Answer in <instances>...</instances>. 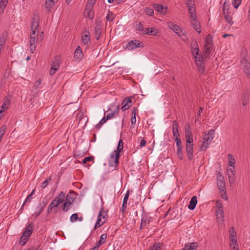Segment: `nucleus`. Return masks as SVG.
Instances as JSON below:
<instances>
[{
	"mask_svg": "<svg viewBox=\"0 0 250 250\" xmlns=\"http://www.w3.org/2000/svg\"><path fill=\"white\" fill-rule=\"evenodd\" d=\"M62 209V192L55 198L51 203L49 205L47 212L48 213L52 212L53 213H57L61 212V209Z\"/></svg>",
	"mask_w": 250,
	"mask_h": 250,
	"instance_id": "f257e3e1",
	"label": "nucleus"
},
{
	"mask_svg": "<svg viewBox=\"0 0 250 250\" xmlns=\"http://www.w3.org/2000/svg\"><path fill=\"white\" fill-rule=\"evenodd\" d=\"M124 143L122 140H120L116 150H114L110 156V166L117 167L119 164L120 153L123 150Z\"/></svg>",
	"mask_w": 250,
	"mask_h": 250,
	"instance_id": "f03ea898",
	"label": "nucleus"
},
{
	"mask_svg": "<svg viewBox=\"0 0 250 250\" xmlns=\"http://www.w3.org/2000/svg\"><path fill=\"white\" fill-rule=\"evenodd\" d=\"M33 224L30 223L25 227L23 234L21 237L19 241V244L21 246H24L27 241V240L29 239V238L30 237V236L33 231Z\"/></svg>",
	"mask_w": 250,
	"mask_h": 250,
	"instance_id": "7ed1b4c3",
	"label": "nucleus"
},
{
	"mask_svg": "<svg viewBox=\"0 0 250 250\" xmlns=\"http://www.w3.org/2000/svg\"><path fill=\"white\" fill-rule=\"evenodd\" d=\"M214 130L213 129H210L207 133H204L203 138L204 141L203 142V144L200 147L202 150H205L207 149L208 145L211 143L212 140L214 138Z\"/></svg>",
	"mask_w": 250,
	"mask_h": 250,
	"instance_id": "20e7f679",
	"label": "nucleus"
},
{
	"mask_svg": "<svg viewBox=\"0 0 250 250\" xmlns=\"http://www.w3.org/2000/svg\"><path fill=\"white\" fill-rule=\"evenodd\" d=\"M75 192L70 191L67 194L66 200L63 203V212L67 211L71 207L75 197Z\"/></svg>",
	"mask_w": 250,
	"mask_h": 250,
	"instance_id": "39448f33",
	"label": "nucleus"
},
{
	"mask_svg": "<svg viewBox=\"0 0 250 250\" xmlns=\"http://www.w3.org/2000/svg\"><path fill=\"white\" fill-rule=\"evenodd\" d=\"M185 137L187 144H191L193 142V136L191 128L188 123L186 124L185 126Z\"/></svg>",
	"mask_w": 250,
	"mask_h": 250,
	"instance_id": "423d86ee",
	"label": "nucleus"
},
{
	"mask_svg": "<svg viewBox=\"0 0 250 250\" xmlns=\"http://www.w3.org/2000/svg\"><path fill=\"white\" fill-rule=\"evenodd\" d=\"M106 215L107 212L105 211L103 209L101 210L98 216L97 221L94 227L95 229L100 227L105 222L106 220L105 216Z\"/></svg>",
	"mask_w": 250,
	"mask_h": 250,
	"instance_id": "0eeeda50",
	"label": "nucleus"
},
{
	"mask_svg": "<svg viewBox=\"0 0 250 250\" xmlns=\"http://www.w3.org/2000/svg\"><path fill=\"white\" fill-rule=\"evenodd\" d=\"M61 62V61L60 60V57L56 56L54 61L51 63V68L49 70V74L51 76L54 75L58 69Z\"/></svg>",
	"mask_w": 250,
	"mask_h": 250,
	"instance_id": "6e6552de",
	"label": "nucleus"
},
{
	"mask_svg": "<svg viewBox=\"0 0 250 250\" xmlns=\"http://www.w3.org/2000/svg\"><path fill=\"white\" fill-rule=\"evenodd\" d=\"M167 26L169 29H171L179 36H181L184 35L181 28L177 24H174L172 22H167Z\"/></svg>",
	"mask_w": 250,
	"mask_h": 250,
	"instance_id": "1a4fd4ad",
	"label": "nucleus"
},
{
	"mask_svg": "<svg viewBox=\"0 0 250 250\" xmlns=\"http://www.w3.org/2000/svg\"><path fill=\"white\" fill-rule=\"evenodd\" d=\"M144 45L138 40H132L128 42L126 47L129 50H132L135 48L143 47Z\"/></svg>",
	"mask_w": 250,
	"mask_h": 250,
	"instance_id": "9d476101",
	"label": "nucleus"
},
{
	"mask_svg": "<svg viewBox=\"0 0 250 250\" xmlns=\"http://www.w3.org/2000/svg\"><path fill=\"white\" fill-rule=\"evenodd\" d=\"M195 61L199 71L203 73L205 70V67L202 56L199 55V56H195Z\"/></svg>",
	"mask_w": 250,
	"mask_h": 250,
	"instance_id": "9b49d317",
	"label": "nucleus"
},
{
	"mask_svg": "<svg viewBox=\"0 0 250 250\" xmlns=\"http://www.w3.org/2000/svg\"><path fill=\"white\" fill-rule=\"evenodd\" d=\"M38 33L36 34L35 33V35L33 34V32H31L30 40V49L32 53L36 49V43L37 42V39L38 36Z\"/></svg>",
	"mask_w": 250,
	"mask_h": 250,
	"instance_id": "f8f14e48",
	"label": "nucleus"
},
{
	"mask_svg": "<svg viewBox=\"0 0 250 250\" xmlns=\"http://www.w3.org/2000/svg\"><path fill=\"white\" fill-rule=\"evenodd\" d=\"M217 185L220 192L225 191L226 189V186L225 183L224 181V177L222 175L218 176Z\"/></svg>",
	"mask_w": 250,
	"mask_h": 250,
	"instance_id": "ddd939ff",
	"label": "nucleus"
},
{
	"mask_svg": "<svg viewBox=\"0 0 250 250\" xmlns=\"http://www.w3.org/2000/svg\"><path fill=\"white\" fill-rule=\"evenodd\" d=\"M186 151L188 158L189 160H192L193 158V147L192 143L186 144Z\"/></svg>",
	"mask_w": 250,
	"mask_h": 250,
	"instance_id": "4468645a",
	"label": "nucleus"
},
{
	"mask_svg": "<svg viewBox=\"0 0 250 250\" xmlns=\"http://www.w3.org/2000/svg\"><path fill=\"white\" fill-rule=\"evenodd\" d=\"M225 2L224 3L223 6V14L225 16V20L226 21L229 23V24L232 25L233 23V21L232 20V17L231 15H230L229 14L228 11H226L225 10Z\"/></svg>",
	"mask_w": 250,
	"mask_h": 250,
	"instance_id": "2eb2a0df",
	"label": "nucleus"
},
{
	"mask_svg": "<svg viewBox=\"0 0 250 250\" xmlns=\"http://www.w3.org/2000/svg\"><path fill=\"white\" fill-rule=\"evenodd\" d=\"M132 103L131 100L129 98H126L122 102V109L123 111L128 109L131 106V103Z\"/></svg>",
	"mask_w": 250,
	"mask_h": 250,
	"instance_id": "dca6fc26",
	"label": "nucleus"
},
{
	"mask_svg": "<svg viewBox=\"0 0 250 250\" xmlns=\"http://www.w3.org/2000/svg\"><path fill=\"white\" fill-rule=\"evenodd\" d=\"M236 234L234 228L232 227L229 229V239L233 245L237 243Z\"/></svg>",
	"mask_w": 250,
	"mask_h": 250,
	"instance_id": "f3484780",
	"label": "nucleus"
},
{
	"mask_svg": "<svg viewBox=\"0 0 250 250\" xmlns=\"http://www.w3.org/2000/svg\"><path fill=\"white\" fill-rule=\"evenodd\" d=\"M241 100L243 106H246L249 103V95L247 92H244L241 95Z\"/></svg>",
	"mask_w": 250,
	"mask_h": 250,
	"instance_id": "a211bd4d",
	"label": "nucleus"
},
{
	"mask_svg": "<svg viewBox=\"0 0 250 250\" xmlns=\"http://www.w3.org/2000/svg\"><path fill=\"white\" fill-rule=\"evenodd\" d=\"M241 62L242 63H245L244 67V71L247 77L250 78V63L245 59L242 60Z\"/></svg>",
	"mask_w": 250,
	"mask_h": 250,
	"instance_id": "6ab92c4d",
	"label": "nucleus"
},
{
	"mask_svg": "<svg viewBox=\"0 0 250 250\" xmlns=\"http://www.w3.org/2000/svg\"><path fill=\"white\" fill-rule=\"evenodd\" d=\"M191 47H192V53L193 55L195 56H199V55H201L199 53V49L198 46L196 41H192L191 43Z\"/></svg>",
	"mask_w": 250,
	"mask_h": 250,
	"instance_id": "aec40b11",
	"label": "nucleus"
},
{
	"mask_svg": "<svg viewBox=\"0 0 250 250\" xmlns=\"http://www.w3.org/2000/svg\"><path fill=\"white\" fill-rule=\"evenodd\" d=\"M192 20L191 21L192 26L194 29L199 33L201 32V29L200 23L197 21L196 18L192 19Z\"/></svg>",
	"mask_w": 250,
	"mask_h": 250,
	"instance_id": "412c9836",
	"label": "nucleus"
},
{
	"mask_svg": "<svg viewBox=\"0 0 250 250\" xmlns=\"http://www.w3.org/2000/svg\"><path fill=\"white\" fill-rule=\"evenodd\" d=\"M194 5V4H192V6L189 5V3L187 4L188 12L190 15V17L192 19L197 18L196 14L195 13V8Z\"/></svg>",
	"mask_w": 250,
	"mask_h": 250,
	"instance_id": "4be33fe9",
	"label": "nucleus"
},
{
	"mask_svg": "<svg viewBox=\"0 0 250 250\" xmlns=\"http://www.w3.org/2000/svg\"><path fill=\"white\" fill-rule=\"evenodd\" d=\"M102 33V26L101 24H97L95 27V36L96 39L98 40Z\"/></svg>",
	"mask_w": 250,
	"mask_h": 250,
	"instance_id": "5701e85b",
	"label": "nucleus"
},
{
	"mask_svg": "<svg viewBox=\"0 0 250 250\" xmlns=\"http://www.w3.org/2000/svg\"><path fill=\"white\" fill-rule=\"evenodd\" d=\"M172 131L174 137H180V134L178 130V125L177 122L175 121L173 122L172 124Z\"/></svg>",
	"mask_w": 250,
	"mask_h": 250,
	"instance_id": "b1692460",
	"label": "nucleus"
},
{
	"mask_svg": "<svg viewBox=\"0 0 250 250\" xmlns=\"http://www.w3.org/2000/svg\"><path fill=\"white\" fill-rule=\"evenodd\" d=\"M198 246L196 242H192L189 244H186L182 250H196Z\"/></svg>",
	"mask_w": 250,
	"mask_h": 250,
	"instance_id": "393cba45",
	"label": "nucleus"
},
{
	"mask_svg": "<svg viewBox=\"0 0 250 250\" xmlns=\"http://www.w3.org/2000/svg\"><path fill=\"white\" fill-rule=\"evenodd\" d=\"M197 203V200L196 196H193L191 198V199L189 202V205L188 206V208L190 210L194 209L196 207Z\"/></svg>",
	"mask_w": 250,
	"mask_h": 250,
	"instance_id": "a878e982",
	"label": "nucleus"
},
{
	"mask_svg": "<svg viewBox=\"0 0 250 250\" xmlns=\"http://www.w3.org/2000/svg\"><path fill=\"white\" fill-rule=\"evenodd\" d=\"M156 28L154 27H151V28H147L145 29L144 30V34L150 35V36H155L156 35L157 32H156Z\"/></svg>",
	"mask_w": 250,
	"mask_h": 250,
	"instance_id": "bb28decb",
	"label": "nucleus"
},
{
	"mask_svg": "<svg viewBox=\"0 0 250 250\" xmlns=\"http://www.w3.org/2000/svg\"><path fill=\"white\" fill-rule=\"evenodd\" d=\"M204 49V56L205 57L208 58L210 56L212 51V45H205Z\"/></svg>",
	"mask_w": 250,
	"mask_h": 250,
	"instance_id": "cd10ccee",
	"label": "nucleus"
},
{
	"mask_svg": "<svg viewBox=\"0 0 250 250\" xmlns=\"http://www.w3.org/2000/svg\"><path fill=\"white\" fill-rule=\"evenodd\" d=\"M228 165L229 167H233V169L234 168V164L235 163V159L234 158L233 155L231 154H229L228 155Z\"/></svg>",
	"mask_w": 250,
	"mask_h": 250,
	"instance_id": "c85d7f7f",
	"label": "nucleus"
},
{
	"mask_svg": "<svg viewBox=\"0 0 250 250\" xmlns=\"http://www.w3.org/2000/svg\"><path fill=\"white\" fill-rule=\"evenodd\" d=\"M39 27V22H31V32H33V34L35 35L36 32L38 33Z\"/></svg>",
	"mask_w": 250,
	"mask_h": 250,
	"instance_id": "c756f323",
	"label": "nucleus"
},
{
	"mask_svg": "<svg viewBox=\"0 0 250 250\" xmlns=\"http://www.w3.org/2000/svg\"><path fill=\"white\" fill-rule=\"evenodd\" d=\"M153 7L156 11H157L159 13L165 14V13L166 12V11H164V10L165 9H167V8H164V6L161 4H155L154 5Z\"/></svg>",
	"mask_w": 250,
	"mask_h": 250,
	"instance_id": "7c9ffc66",
	"label": "nucleus"
},
{
	"mask_svg": "<svg viewBox=\"0 0 250 250\" xmlns=\"http://www.w3.org/2000/svg\"><path fill=\"white\" fill-rule=\"evenodd\" d=\"M119 113V106H117L116 109L111 113H108L106 116V119H111L113 117H115Z\"/></svg>",
	"mask_w": 250,
	"mask_h": 250,
	"instance_id": "2f4dec72",
	"label": "nucleus"
},
{
	"mask_svg": "<svg viewBox=\"0 0 250 250\" xmlns=\"http://www.w3.org/2000/svg\"><path fill=\"white\" fill-rule=\"evenodd\" d=\"M40 16L39 12L37 10H35L33 14V17L32 19L31 22H39Z\"/></svg>",
	"mask_w": 250,
	"mask_h": 250,
	"instance_id": "473e14b6",
	"label": "nucleus"
},
{
	"mask_svg": "<svg viewBox=\"0 0 250 250\" xmlns=\"http://www.w3.org/2000/svg\"><path fill=\"white\" fill-rule=\"evenodd\" d=\"M83 52L80 46H78L74 52V58L76 60L79 59L82 56Z\"/></svg>",
	"mask_w": 250,
	"mask_h": 250,
	"instance_id": "72a5a7b5",
	"label": "nucleus"
},
{
	"mask_svg": "<svg viewBox=\"0 0 250 250\" xmlns=\"http://www.w3.org/2000/svg\"><path fill=\"white\" fill-rule=\"evenodd\" d=\"M229 182L230 184H233L235 182V173H228Z\"/></svg>",
	"mask_w": 250,
	"mask_h": 250,
	"instance_id": "f704fd0d",
	"label": "nucleus"
},
{
	"mask_svg": "<svg viewBox=\"0 0 250 250\" xmlns=\"http://www.w3.org/2000/svg\"><path fill=\"white\" fill-rule=\"evenodd\" d=\"M7 0H1L0 1V14H2L7 5Z\"/></svg>",
	"mask_w": 250,
	"mask_h": 250,
	"instance_id": "c9c22d12",
	"label": "nucleus"
},
{
	"mask_svg": "<svg viewBox=\"0 0 250 250\" xmlns=\"http://www.w3.org/2000/svg\"><path fill=\"white\" fill-rule=\"evenodd\" d=\"M106 238V234L104 233L102 234L100 237V240L98 242L97 244L100 247L102 244H103L105 242Z\"/></svg>",
	"mask_w": 250,
	"mask_h": 250,
	"instance_id": "e433bc0d",
	"label": "nucleus"
},
{
	"mask_svg": "<svg viewBox=\"0 0 250 250\" xmlns=\"http://www.w3.org/2000/svg\"><path fill=\"white\" fill-rule=\"evenodd\" d=\"M142 225L145 226L146 225L148 224L150 222V219L147 218L146 215H142L141 218Z\"/></svg>",
	"mask_w": 250,
	"mask_h": 250,
	"instance_id": "4c0bfd02",
	"label": "nucleus"
},
{
	"mask_svg": "<svg viewBox=\"0 0 250 250\" xmlns=\"http://www.w3.org/2000/svg\"><path fill=\"white\" fill-rule=\"evenodd\" d=\"M216 217L217 218L222 219L224 217L223 208H216Z\"/></svg>",
	"mask_w": 250,
	"mask_h": 250,
	"instance_id": "58836bf2",
	"label": "nucleus"
},
{
	"mask_svg": "<svg viewBox=\"0 0 250 250\" xmlns=\"http://www.w3.org/2000/svg\"><path fill=\"white\" fill-rule=\"evenodd\" d=\"M90 36L89 34H85L82 37L83 42L84 44H87L90 42Z\"/></svg>",
	"mask_w": 250,
	"mask_h": 250,
	"instance_id": "ea45409f",
	"label": "nucleus"
},
{
	"mask_svg": "<svg viewBox=\"0 0 250 250\" xmlns=\"http://www.w3.org/2000/svg\"><path fill=\"white\" fill-rule=\"evenodd\" d=\"M53 5V0H46L44 6L46 9H50Z\"/></svg>",
	"mask_w": 250,
	"mask_h": 250,
	"instance_id": "a19ab883",
	"label": "nucleus"
},
{
	"mask_svg": "<svg viewBox=\"0 0 250 250\" xmlns=\"http://www.w3.org/2000/svg\"><path fill=\"white\" fill-rule=\"evenodd\" d=\"M10 104V100L7 98H5L4 103H3L2 105L1 106V108L2 109H7L8 107L7 105Z\"/></svg>",
	"mask_w": 250,
	"mask_h": 250,
	"instance_id": "79ce46f5",
	"label": "nucleus"
},
{
	"mask_svg": "<svg viewBox=\"0 0 250 250\" xmlns=\"http://www.w3.org/2000/svg\"><path fill=\"white\" fill-rule=\"evenodd\" d=\"M149 250H161L160 243H154V245L149 248Z\"/></svg>",
	"mask_w": 250,
	"mask_h": 250,
	"instance_id": "37998d69",
	"label": "nucleus"
},
{
	"mask_svg": "<svg viewBox=\"0 0 250 250\" xmlns=\"http://www.w3.org/2000/svg\"><path fill=\"white\" fill-rule=\"evenodd\" d=\"M35 189H34L32 190L31 193L27 196L26 200L24 201L21 208H22L24 206V205L25 204V203L27 202H28V201L30 202V198L35 194Z\"/></svg>",
	"mask_w": 250,
	"mask_h": 250,
	"instance_id": "c03bdc74",
	"label": "nucleus"
},
{
	"mask_svg": "<svg viewBox=\"0 0 250 250\" xmlns=\"http://www.w3.org/2000/svg\"><path fill=\"white\" fill-rule=\"evenodd\" d=\"M135 28L138 31H144L145 30L143 24L140 22L138 23H136Z\"/></svg>",
	"mask_w": 250,
	"mask_h": 250,
	"instance_id": "a18cd8bd",
	"label": "nucleus"
},
{
	"mask_svg": "<svg viewBox=\"0 0 250 250\" xmlns=\"http://www.w3.org/2000/svg\"><path fill=\"white\" fill-rule=\"evenodd\" d=\"M177 155L179 159L183 160V153L182 152V147L177 148Z\"/></svg>",
	"mask_w": 250,
	"mask_h": 250,
	"instance_id": "49530a36",
	"label": "nucleus"
},
{
	"mask_svg": "<svg viewBox=\"0 0 250 250\" xmlns=\"http://www.w3.org/2000/svg\"><path fill=\"white\" fill-rule=\"evenodd\" d=\"M6 125H4L1 126L0 128V138L1 139L2 137L3 136L6 130Z\"/></svg>",
	"mask_w": 250,
	"mask_h": 250,
	"instance_id": "de8ad7c7",
	"label": "nucleus"
},
{
	"mask_svg": "<svg viewBox=\"0 0 250 250\" xmlns=\"http://www.w3.org/2000/svg\"><path fill=\"white\" fill-rule=\"evenodd\" d=\"M212 40L210 34H208L206 38V42L205 45H212Z\"/></svg>",
	"mask_w": 250,
	"mask_h": 250,
	"instance_id": "09e8293b",
	"label": "nucleus"
},
{
	"mask_svg": "<svg viewBox=\"0 0 250 250\" xmlns=\"http://www.w3.org/2000/svg\"><path fill=\"white\" fill-rule=\"evenodd\" d=\"M115 16H114V14L113 13H110V11H109V13L107 14L106 19L107 21H111L114 19Z\"/></svg>",
	"mask_w": 250,
	"mask_h": 250,
	"instance_id": "8fccbe9b",
	"label": "nucleus"
},
{
	"mask_svg": "<svg viewBox=\"0 0 250 250\" xmlns=\"http://www.w3.org/2000/svg\"><path fill=\"white\" fill-rule=\"evenodd\" d=\"M175 141L176 143V146L177 148L182 147V142L180 137H175Z\"/></svg>",
	"mask_w": 250,
	"mask_h": 250,
	"instance_id": "3c124183",
	"label": "nucleus"
},
{
	"mask_svg": "<svg viewBox=\"0 0 250 250\" xmlns=\"http://www.w3.org/2000/svg\"><path fill=\"white\" fill-rule=\"evenodd\" d=\"M92 8H90V7H88L86 10H88V12L87 13L86 18H88L90 20H92L94 18V16L92 14H91V10Z\"/></svg>",
	"mask_w": 250,
	"mask_h": 250,
	"instance_id": "603ef678",
	"label": "nucleus"
},
{
	"mask_svg": "<svg viewBox=\"0 0 250 250\" xmlns=\"http://www.w3.org/2000/svg\"><path fill=\"white\" fill-rule=\"evenodd\" d=\"M93 160H94V157L92 156L86 157L84 158L83 159V164H85L87 163V162L92 161H93Z\"/></svg>",
	"mask_w": 250,
	"mask_h": 250,
	"instance_id": "864d4df0",
	"label": "nucleus"
},
{
	"mask_svg": "<svg viewBox=\"0 0 250 250\" xmlns=\"http://www.w3.org/2000/svg\"><path fill=\"white\" fill-rule=\"evenodd\" d=\"M146 13L148 16H152L154 14V11L152 9L149 8H146Z\"/></svg>",
	"mask_w": 250,
	"mask_h": 250,
	"instance_id": "5fc2aeb1",
	"label": "nucleus"
},
{
	"mask_svg": "<svg viewBox=\"0 0 250 250\" xmlns=\"http://www.w3.org/2000/svg\"><path fill=\"white\" fill-rule=\"evenodd\" d=\"M42 82V80L41 79H39L37 81H36L34 84V88L37 89L38 88H39Z\"/></svg>",
	"mask_w": 250,
	"mask_h": 250,
	"instance_id": "6e6d98bb",
	"label": "nucleus"
},
{
	"mask_svg": "<svg viewBox=\"0 0 250 250\" xmlns=\"http://www.w3.org/2000/svg\"><path fill=\"white\" fill-rule=\"evenodd\" d=\"M78 219V214L76 213L73 214L70 217V220L71 222H76Z\"/></svg>",
	"mask_w": 250,
	"mask_h": 250,
	"instance_id": "4d7b16f0",
	"label": "nucleus"
},
{
	"mask_svg": "<svg viewBox=\"0 0 250 250\" xmlns=\"http://www.w3.org/2000/svg\"><path fill=\"white\" fill-rule=\"evenodd\" d=\"M51 179V178L49 177L47 180H45L42 183L41 187L43 188H45L50 181Z\"/></svg>",
	"mask_w": 250,
	"mask_h": 250,
	"instance_id": "13d9d810",
	"label": "nucleus"
},
{
	"mask_svg": "<svg viewBox=\"0 0 250 250\" xmlns=\"http://www.w3.org/2000/svg\"><path fill=\"white\" fill-rule=\"evenodd\" d=\"M241 3V1H239L238 0H234L233 1V5L235 8H238L239 6L240 5Z\"/></svg>",
	"mask_w": 250,
	"mask_h": 250,
	"instance_id": "bf43d9fd",
	"label": "nucleus"
},
{
	"mask_svg": "<svg viewBox=\"0 0 250 250\" xmlns=\"http://www.w3.org/2000/svg\"><path fill=\"white\" fill-rule=\"evenodd\" d=\"M96 0H87V6L90 7V8H92L93 6L95 3Z\"/></svg>",
	"mask_w": 250,
	"mask_h": 250,
	"instance_id": "052dcab7",
	"label": "nucleus"
},
{
	"mask_svg": "<svg viewBox=\"0 0 250 250\" xmlns=\"http://www.w3.org/2000/svg\"><path fill=\"white\" fill-rule=\"evenodd\" d=\"M129 190H128L125 195L123 203L127 204V200H128V197H129Z\"/></svg>",
	"mask_w": 250,
	"mask_h": 250,
	"instance_id": "680f3d73",
	"label": "nucleus"
},
{
	"mask_svg": "<svg viewBox=\"0 0 250 250\" xmlns=\"http://www.w3.org/2000/svg\"><path fill=\"white\" fill-rule=\"evenodd\" d=\"M127 204L123 203L122 208L120 209V211L124 213L127 208Z\"/></svg>",
	"mask_w": 250,
	"mask_h": 250,
	"instance_id": "e2e57ef3",
	"label": "nucleus"
},
{
	"mask_svg": "<svg viewBox=\"0 0 250 250\" xmlns=\"http://www.w3.org/2000/svg\"><path fill=\"white\" fill-rule=\"evenodd\" d=\"M137 111H138L137 108L136 107H134L132 109L131 116L136 117Z\"/></svg>",
	"mask_w": 250,
	"mask_h": 250,
	"instance_id": "0e129e2a",
	"label": "nucleus"
},
{
	"mask_svg": "<svg viewBox=\"0 0 250 250\" xmlns=\"http://www.w3.org/2000/svg\"><path fill=\"white\" fill-rule=\"evenodd\" d=\"M216 208H223L222 203L220 201H217Z\"/></svg>",
	"mask_w": 250,
	"mask_h": 250,
	"instance_id": "69168bd1",
	"label": "nucleus"
},
{
	"mask_svg": "<svg viewBox=\"0 0 250 250\" xmlns=\"http://www.w3.org/2000/svg\"><path fill=\"white\" fill-rule=\"evenodd\" d=\"M146 142L144 138L142 139L141 140L140 143V146L141 147L145 146H146Z\"/></svg>",
	"mask_w": 250,
	"mask_h": 250,
	"instance_id": "338daca9",
	"label": "nucleus"
},
{
	"mask_svg": "<svg viewBox=\"0 0 250 250\" xmlns=\"http://www.w3.org/2000/svg\"><path fill=\"white\" fill-rule=\"evenodd\" d=\"M136 117L131 116V125H134L136 123Z\"/></svg>",
	"mask_w": 250,
	"mask_h": 250,
	"instance_id": "774afa93",
	"label": "nucleus"
}]
</instances>
